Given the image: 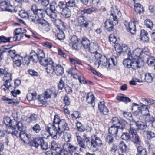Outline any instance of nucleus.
Here are the masks:
<instances>
[{
  "instance_id": "obj_39",
  "label": "nucleus",
  "mask_w": 155,
  "mask_h": 155,
  "mask_svg": "<svg viewBox=\"0 0 155 155\" xmlns=\"http://www.w3.org/2000/svg\"><path fill=\"white\" fill-rule=\"evenodd\" d=\"M58 13L67 8L66 2L60 1L58 4Z\"/></svg>"
},
{
  "instance_id": "obj_15",
  "label": "nucleus",
  "mask_w": 155,
  "mask_h": 155,
  "mask_svg": "<svg viewBox=\"0 0 155 155\" xmlns=\"http://www.w3.org/2000/svg\"><path fill=\"white\" fill-rule=\"evenodd\" d=\"M78 21L79 24L80 26L85 28H87L90 22L86 17L83 15L78 16Z\"/></svg>"
},
{
  "instance_id": "obj_25",
  "label": "nucleus",
  "mask_w": 155,
  "mask_h": 155,
  "mask_svg": "<svg viewBox=\"0 0 155 155\" xmlns=\"http://www.w3.org/2000/svg\"><path fill=\"white\" fill-rule=\"evenodd\" d=\"M81 43V45H82L83 48L85 49H88L91 44L90 41L86 37H84L82 38Z\"/></svg>"
},
{
  "instance_id": "obj_62",
  "label": "nucleus",
  "mask_w": 155,
  "mask_h": 155,
  "mask_svg": "<svg viewBox=\"0 0 155 155\" xmlns=\"http://www.w3.org/2000/svg\"><path fill=\"white\" fill-rule=\"evenodd\" d=\"M147 136L148 139H150L155 137V133L151 131H147Z\"/></svg>"
},
{
  "instance_id": "obj_5",
  "label": "nucleus",
  "mask_w": 155,
  "mask_h": 155,
  "mask_svg": "<svg viewBox=\"0 0 155 155\" xmlns=\"http://www.w3.org/2000/svg\"><path fill=\"white\" fill-rule=\"evenodd\" d=\"M136 128V125L135 122L131 121L127 129V131L130 135L132 136V141L137 146L140 144L141 142L140 140V137L137 134Z\"/></svg>"
},
{
  "instance_id": "obj_40",
  "label": "nucleus",
  "mask_w": 155,
  "mask_h": 155,
  "mask_svg": "<svg viewBox=\"0 0 155 155\" xmlns=\"http://www.w3.org/2000/svg\"><path fill=\"white\" fill-rule=\"evenodd\" d=\"M97 9L94 8H90L87 9H84L80 11V13L82 15H84L86 13L90 14L93 12L95 11Z\"/></svg>"
},
{
  "instance_id": "obj_29",
  "label": "nucleus",
  "mask_w": 155,
  "mask_h": 155,
  "mask_svg": "<svg viewBox=\"0 0 155 155\" xmlns=\"http://www.w3.org/2000/svg\"><path fill=\"white\" fill-rule=\"evenodd\" d=\"M133 112L135 115H139L140 114V108L138 104L134 103L132 107Z\"/></svg>"
},
{
  "instance_id": "obj_23",
  "label": "nucleus",
  "mask_w": 155,
  "mask_h": 155,
  "mask_svg": "<svg viewBox=\"0 0 155 155\" xmlns=\"http://www.w3.org/2000/svg\"><path fill=\"white\" fill-rule=\"evenodd\" d=\"M54 72L57 75L61 76L64 73L63 67L60 64H57L55 66Z\"/></svg>"
},
{
  "instance_id": "obj_8",
  "label": "nucleus",
  "mask_w": 155,
  "mask_h": 155,
  "mask_svg": "<svg viewBox=\"0 0 155 155\" xmlns=\"http://www.w3.org/2000/svg\"><path fill=\"white\" fill-rule=\"evenodd\" d=\"M110 19H107L104 22L105 27L109 31L113 30L114 25L118 23L117 17L114 13H111Z\"/></svg>"
},
{
  "instance_id": "obj_16",
  "label": "nucleus",
  "mask_w": 155,
  "mask_h": 155,
  "mask_svg": "<svg viewBox=\"0 0 155 155\" xmlns=\"http://www.w3.org/2000/svg\"><path fill=\"white\" fill-rule=\"evenodd\" d=\"M83 97L86 98V101L90 104L92 107H94L95 105V97L91 93L84 94Z\"/></svg>"
},
{
  "instance_id": "obj_19",
  "label": "nucleus",
  "mask_w": 155,
  "mask_h": 155,
  "mask_svg": "<svg viewBox=\"0 0 155 155\" xmlns=\"http://www.w3.org/2000/svg\"><path fill=\"white\" fill-rule=\"evenodd\" d=\"M53 32L54 33L55 36H57L59 40L63 39L65 37L64 32L61 29H53Z\"/></svg>"
},
{
  "instance_id": "obj_30",
  "label": "nucleus",
  "mask_w": 155,
  "mask_h": 155,
  "mask_svg": "<svg viewBox=\"0 0 155 155\" xmlns=\"http://www.w3.org/2000/svg\"><path fill=\"white\" fill-rule=\"evenodd\" d=\"M61 147L58 146V144L54 141H51L50 145V148L51 150H54L56 151V153L59 150Z\"/></svg>"
},
{
  "instance_id": "obj_49",
  "label": "nucleus",
  "mask_w": 155,
  "mask_h": 155,
  "mask_svg": "<svg viewBox=\"0 0 155 155\" xmlns=\"http://www.w3.org/2000/svg\"><path fill=\"white\" fill-rule=\"evenodd\" d=\"M10 47L8 46H5L2 47L0 50V53L3 55L4 53L7 52L9 54L11 50L9 49Z\"/></svg>"
},
{
  "instance_id": "obj_6",
  "label": "nucleus",
  "mask_w": 155,
  "mask_h": 155,
  "mask_svg": "<svg viewBox=\"0 0 155 155\" xmlns=\"http://www.w3.org/2000/svg\"><path fill=\"white\" fill-rule=\"evenodd\" d=\"M54 122L58 126V132L60 135L65 130H68L69 127L66 121L63 119H60L58 116L55 115L54 118Z\"/></svg>"
},
{
  "instance_id": "obj_21",
  "label": "nucleus",
  "mask_w": 155,
  "mask_h": 155,
  "mask_svg": "<svg viewBox=\"0 0 155 155\" xmlns=\"http://www.w3.org/2000/svg\"><path fill=\"white\" fill-rule=\"evenodd\" d=\"M98 109L101 112H102L104 114H106L109 111L107 108L105 106L104 101L100 102L98 104Z\"/></svg>"
},
{
  "instance_id": "obj_36",
  "label": "nucleus",
  "mask_w": 155,
  "mask_h": 155,
  "mask_svg": "<svg viewBox=\"0 0 155 155\" xmlns=\"http://www.w3.org/2000/svg\"><path fill=\"white\" fill-rule=\"evenodd\" d=\"M147 64L150 66H153L155 65V58L153 56H150L147 58Z\"/></svg>"
},
{
  "instance_id": "obj_51",
  "label": "nucleus",
  "mask_w": 155,
  "mask_h": 155,
  "mask_svg": "<svg viewBox=\"0 0 155 155\" xmlns=\"http://www.w3.org/2000/svg\"><path fill=\"white\" fill-rule=\"evenodd\" d=\"M14 36L12 37L13 41H17L20 40L24 36V34H13Z\"/></svg>"
},
{
  "instance_id": "obj_56",
  "label": "nucleus",
  "mask_w": 155,
  "mask_h": 155,
  "mask_svg": "<svg viewBox=\"0 0 155 155\" xmlns=\"http://www.w3.org/2000/svg\"><path fill=\"white\" fill-rule=\"evenodd\" d=\"M2 99L5 102L10 104H16V102L13 101V99H11L6 97L5 96H4L2 98Z\"/></svg>"
},
{
  "instance_id": "obj_52",
  "label": "nucleus",
  "mask_w": 155,
  "mask_h": 155,
  "mask_svg": "<svg viewBox=\"0 0 155 155\" xmlns=\"http://www.w3.org/2000/svg\"><path fill=\"white\" fill-rule=\"evenodd\" d=\"M63 138L66 142L69 143L71 138V134L67 132H64Z\"/></svg>"
},
{
  "instance_id": "obj_46",
  "label": "nucleus",
  "mask_w": 155,
  "mask_h": 155,
  "mask_svg": "<svg viewBox=\"0 0 155 155\" xmlns=\"http://www.w3.org/2000/svg\"><path fill=\"white\" fill-rule=\"evenodd\" d=\"M37 95V94L36 92L33 93H28L26 97L27 99L29 101H31L32 100H35V97Z\"/></svg>"
},
{
  "instance_id": "obj_27",
  "label": "nucleus",
  "mask_w": 155,
  "mask_h": 155,
  "mask_svg": "<svg viewBox=\"0 0 155 155\" xmlns=\"http://www.w3.org/2000/svg\"><path fill=\"white\" fill-rule=\"evenodd\" d=\"M91 53L94 54L99 49V46L98 45L94 43H91L89 48L87 49Z\"/></svg>"
},
{
  "instance_id": "obj_4",
  "label": "nucleus",
  "mask_w": 155,
  "mask_h": 155,
  "mask_svg": "<svg viewBox=\"0 0 155 155\" xmlns=\"http://www.w3.org/2000/svg\"><path fill=\"white\" fill-rule=\"evenodd\" d=\"M115 53L117 56L122 52L124 55H127V58L124 59L123 61V64L127 68H130L131 67V63L130 62L132 61V52H131L130 49L128 48V46L124 44L122 47L121 45L116 43L114 45Z\"/></svg>"
},
{
  "instance_id": "obj_37",
  "label": "nucleus",
  "mask_w": 155,
  "mask_h": 155,
  "mask_svg": "<svg viewBox=\"0 0 155 155\" xmlns=\"http://www.w3.org/2000/svg\"><path fill=\"white\" fill-rule=\"evenodd\" d=\"M35 15H36L34 14L32 15L28 14V18H29V20H31L35 23L38 25L39 22L40 21L41 19H39L37 18Z\"/></svg>"
},
{
  "instance_id": "obj_17",
  "label": "nucleus",
  "mask_w": 155,
  "mask_h": 155,
  "mask_svg": "<svg viewBox=\"0 0 155 155\" xmlns=\"http://www.w3.org/2000/svg\"><path fill=\"white\" fill-rule=\"evenodd\" d=\"M56 18L57 17H56L54 19H53L52 18H51V21L54 22L55 25V27L53 29H58H58H61L60 27L61 26L65 28V26L64 22L60 19H56Z\"/></svg>"
},
{
  "instance_id": "obj_2",
  "label": "nucleus",
  "mask_w": 155,
  "mask_h": 155,
  "mask_svg": "<svg viewBox=\"0 0 155 155\" xmlns=\"http://www.w3.org/2000/svg\"><path fill=\"white\" fill-rule=\"evenodd\" d=\"M77 139L80 147L84 149L86 148L87 147L88 148L90 147L93 148L94 150H97V147L102 144L100 138L95 134L92 136L91 142L89 138L86 135H84L82 138L79 136H77Z\"/></svg>"
},
{
  "instance_id": "obj_11",
  "label": "nucleus",
  "mask_w": 155,
  "mask_h": 155,
  "mask_svg": "<svg viewBox=\"0 0 155 155\" xmlns=\"http://www.w3.org/2000/svg\"><path fill=\"white\" fill-rule=\"evenodd\" d=\"M56 125L54 123H49L46 127V130L48 133L54 139H56L58 136H60V134L58 132V129H57Z\"/></svg>"
},
{
  "instance_id": "obj_44",
  "label": "nucleus",
  "mask_w": 155,
  "mask_h": 155,
  "mask_svg": "<svg viewBox=\"0 0 155 155\" xmlns=\"http://www.w3.org/2000/svg\"><path fill=\"white\" fill-rule=\"evenodd\" d=\"M119 148L122 153H125L127 150V146L123 141L120 142L119 144Z\"/></svg>"
},
{
  "instance_id": "obj_10",
  "label": "nucleus",
  "mask_w": 155,
  "mask_h": 155,
  "mask_svg": "<svg viewBox=\"0 0 155 155\" xmlns=\"http://www.w3.org/2000/svg\"><path fill=\"white\" fill-rule=\"evenodd\" d=\"M50 9L46 10V13L50 18L54 19L57 16L56 12H58V5L55 1H51L50 4Z\"/></svg>"
},
{
  "instance_id": "obj_48",
  "label": "nucleus",
  "mask_w": 155,
  "mask_h": 155,
  "mask_svg": "<svg viewBox=\"0 0 155 155\" xmlns=\"http://www.w3.org/2000/svg\"><path fill=\"white\" fill-rule=\"evenodd\" d=\"M12 38V37L7 38L4 36H0V44L2 43H5L7 42H10V40Z\"/></svg>"
},
{
  "instance_id": "obj_41",
  "label": "nucleus",
  "mask_w": 155,
  "mask_h": 155,
  "mask_svg": "<svg viewBox=\"0 0 155 155\" xmlns=\"http://www.w3.org/2000/svg\"><path fill=\"white\" fill-rule=\"evenodd\" d=\"M140 113L142 115L149 113L148 106L146 104H143L140 107Z\"/></svg>"
},
{
  "instance_id": "obj_53",
  "label": "nucleus",
  "mask_w": 155,
  "mask_h": 155,
  "mask_svg": "<svg viewBox=\"0 0 155 155\" xmlns=\"http://www.w3.org/2000/svg\"><path fill=\"white\" fill-rule=\"evenodd\" d=\"M59 151L57 153L59 155H67L69 153L67 149H64L63 148L62 149L61 147Z\"/></svg>"
},
{
  "instance_id": "obj_34",
  "label": "nucleus",
  "mask_w": 155,
  "mask_h": 155,
  "mask_svg": "<svg viewBox=\"0 0 155 155\" xmlns=\"http://www.w3.org/2000/svg\"><path fill=\"white\" fill-rule=\"evenodd\" d=\"M46 13V11L42 9H39L36 12L35 14L37 15L39 19H43Z\"/></svg>"
},
{
  "instance_id": "obj_13",
  "label": "nucleus",
  "mask_w": 155,
  "mask_h": 155,
  "mask_svg": "<svg viewBox=\"0 0 155 155\" xmlns=\"http://www.w3.org/2000/svg\"><path fill=\"white\" fill-rule=\"evenodd\" d=\"M70 43L72 45V47L73 49L78 50L81 47V43L79 41L78 38L76 35L72 36L70 39Z\"/></svg>"
},
{
  "instance_id": "obj_32",
  "label": "nucleus",
  "mask_w": 155,
  "mask_h": 155,
  "mask_svg": "<svg viewBox=\"0 0 155 155\" xmlns=\"http://www.w3.org/2000/svg\"><path fill=\"white\" fill-rule=\"evenodd\" d=\"M134 9L135 11L140 14L143 13L144 11L143 6L139 3H136L134 5Z\"/></svg>"
},
{
  "instance_id": "obj_42",
  "label": "nucleus",
  "mask_w": 155,
  "mask_h": 155,
  "mask_svg": "<svg viewBox=\"0 0 155 155\" xmlns=\"http://www.w3.org/2000/svg\"><path fill=\"white\" fill-rule=\"evenodd\" d=\"M136 125V127H137L138 129H144L147 127L146 124L145 123L140 121H138L137 122H135Z\"/></svg>"
},
{
  "instance_id": "obj_35",
  "label": "nucleus",
  "mask_w": 155,
  "mask_h": 155,
  "mask_svg": "<svg viewBox=\"0 0 155 155\" xmlns=\"http://www.w3.org/2000/svg\"><path fill=\"white\" fill-rule=\"evenodd\" d=\"M59 13H60L64 17L67 18L70 17L71 14L70 9L68 8L61 11Z\"/></svg>"
},
{
  "instance_id": "obj_26",
  "label": "nucleus",
  "mask_w": 155,
  "mask_h": 155,
  "mask_svg": "<svg viewBox=\"0 0 155 155\" xmlns=\"http://www.w3.org/2000/svg\"><path fill=\"white\" fill-rule=\"evenodd\" d=\"M135 145L137 147V153L136 155H146L147 154L146 150L142 146Z\"/></svg>"
},
{
  "instance_id": "obj_54",
  "label": "nucleus",
  "mask_w": 155,
  "mask_h": 155,
  "mask_svg": "<svg viewBox=\"0 0 155 155\" xmlns=\"http://www.w3.org/2000/svg\"><path fill=\"white\" fill-rule=\"evenodd\" d=\"M121 138L122 139L125 140H128L130 139V138L132 137V136L130 135L128 132L123 133L121 136Z\"/></svg>"
},
{
  "instance_id": "obj_50",
  "label": "nucleus",
  "mask_w": 155,
  "mask_h": 155,
  "mask_svg": "<svg viewBox=\"0 0 155 155\" xmlns=\"http://www.w3.org/2000/svg\"><path fill=\"white\" fill-rule=\"evenodd\" d=\"M15 53L16 51L15 50H11L8 54L9 57L14 60L18 58V56H20L19 55L16 54Z\"/></svg>"
},
{
  "instance_id": "obj_12",
  "label": "nucleus",
  "mask_w": 155,
  "mask_h": 155,
  "mask_svg": "<svg viewBox=\"0 0 155 155\" xmlns=\"http://www.w3.org/2000/svg\"><path fill=\"white\" fill-rule=\"evenodd\" d=\"M0 3V8L2 11H5L12 12L13 7L8 0H1Z\"/></svg>"
},
{
  "instance_id": "obj_55",
  "label": "nucleus",
  "mask_w": 155,
  "mask_h": 155,
  "mask_svg": "<svg viewBox=\"0 0 155 155\" xmlns=\"http://www.w3.org/2000/svg\"><path fill=\"white\" fill-rule=\"evenodd\" d=\"M47 99V98L45 97V96L43 94L39 95L38 98V100L43 104H45L46 103Z\"/></svg>"
},
{
  "instance_id": "obj_7",
  "label": "nucleus",
  "mask_w": 155,
  "mask_h": 155,
  "mask_svg": "<svg viewBox=\"0 0 155 155\" xmlns=\"http://www.w3.org/2000/svg\"><path fill=\"white\" fill-rule=\"evenodd\" d=\"M98 61L100 63V67L103 68L106 67L107 68H110L112 63L114 65H116L117 64L116 58H114L113 57L109 59L108 62L106 57L104 55L101 56V57L98 59Z\"/></svg>"
},
{
  "instance_id": "obj_20",
  "label": "nucleus",
  "mask_w": 155,
  "mask_h": 155,
  "mask_svg": "<svg viewBox=\"0 0 155 155\" xmlns=\"http://www.w3.org/2000/svg\"><path fill=\"white\" fill-rule=\"evenodd\" d=\"M57 92L56 91L54 92L52 91L50 89H48L45 91L44 94H43L46 98L48 99L51 98V95L53 96L54 98H55L57 95Z\"/></svg>"
},
{
  "instance_id": "obj_33",
  "label": "nucleus",
  "mask_w": 155,
  "mask_h": 155,
  "mask_svg": "<svg viewBox=\"0 0 155 155\" xmlns=\"http://www.w3.org/2000/svg\"><path fill=\"white\" fill-rule=\"evenodd\" d=\"M118 129H119L117 125L111 126L109 129L108 132L109 134L112 135H116L118 132Z\"/></svg>"
},
{
  "instance_id": "obj_57",
  "label": "nucleus",
  "mask_w": 155,
  "mask_h": 155,
  "mask_svg": "<svg viewBox=\"0 0 155 155\" xmlns=\"http://www.w3.org/2000/svg\"><path fill=\"white\" fill-rule=\"evenodd\" d=\"M17 128V126H15V128L13 129H11L13 130L9 132V134H10L12 136H15L17 137H19V132L18 131L16 130V129Z\"/></svg>"
},
{
  "instance_id": "obj_61",
  "label": "nucleus",
  "mask_w": 155,
  "mask_h": 155,
  "mask_svg": "<svg viewBox=\"0 0 155 155\" xmlns=\"http://www.w3.org/2000/svg\"><path fill=\"white\" fill-rule=\"evenodd\" d=\"M71 117L73 119L79 118L80 117V113L78 111H75L71 114Z\"/></svg>"
},
{
  "instance_id": "obj_31",
  "label": "nucleus",
  "mask_w": 155,
  "mask_h": 155,
  "mask_svg": "<svg viewBox=\"0 0 155 155\" xmlns=\"http://www.w3.org/2000/svg\"><path fill=\"white\" fill-rule=\"evenodd\" d=\"M17 57L18 58L13 61V65L14 67H20L21 64L22 57L20 56H18Z\"/></svg>"
},
{
  "instance_id": "obj_1",
  "label": "nucleus",
  "mask_w": 155,
  "mask_h": 155,
  "mask_svg": "<svg viewBox=\"0 0 155 155\" xmlns=\"http://www.w3.org/2000/svg\"><path fill=\"white\" fill-rule=\"evenodd\" d=\"M45 54L43 50H39L37 52L32 51L30 53L28 60L35 63L38 61L41 65L47 66L46 70L48 74H51L54 72L55 66L54 65V63L52 59L50 58L45 59Z\"/></svg>"
},
{
  "instance_id": "obj_9",
  "label": "nucleus",
  "mask_w": 155,
  "mask_h": 155,
  "mask_svg": "<svg viewBox=\"0 0 155 155\" xmlns=\"http://www.w3.org/2000/svg\"><path fill=\"white\" fill-rule=\"evenodd\" d=\"M4 122L6 125H8L11 129L15 128V126H17L18 130H21L23 127L22 123L20 121L17 122L14 120H11L8 117L4 119Z\"/></svg>"
},
{
  "instance_id": "obj_59",
  "label": "nucleus",
  "mask_w": 155,
  "mask_h": 155,
  "mask_svg": "<svg viewBox=\"0 0 155 155\" xmlns=\"http://www.w3.org/2000/svg\"><path fill=\"white\" fill-rule=\"evenodd\" d=\"M22 129H23V127L22 128ZM22 130H19L20 131V132L19 134V137L21 138V139L22 141H24L25 140L24 139H25V137L28 138V135L25 134L23 131H22Z\"/></svg>"
},
{
  "instance_id": "obj_24",
  "label": "nucleus",
  "mask_w": 155,
  "mask_h": 155,
  "mask_svg": "<svg viewBox=\"0 0 155 155\" xmlns=\"http://www.w3.org/2000/svg\"><path fill=\"white\" fill-rule=\"evenodd\" d=\"M43 141V139L41 137H38L35 138L32 142L31 143L32 145L35 147L36 148H37L40 145L41 142Z\"/></svg>"
},
{
  "instance_id": "obj_18",
  "label": "nucleus",
  "mask_w": 155,
  "mask_h": 155,
  "mask_svg": "<svg viewBox=\"0 0 155 155\" xmlns=\"http://www.w3.org/2000/svg\"><path fill=\"white\" fill-rule=\"evenodd\" d=\"M38 25H41L42 26V29L45 31L48 32L50 30L51 27L49 24L43 19H41Z\"/></svg>"
},
{
  "instance_id": "obj_64",
  "label": "nucleus",
  "mask_w": 155,
  "mask_h": 155,
  "mask_svg": "<svg viewBox=\"0 0 155 155\" xmlns=\"http://www.w3.org/2000/svg\"><path fill=\"white\" fill-rule=\"evenodd\" d=\"M145 79L147 82L150 83L152 81L153 78L150 74H145Z\"/></svg>"
},
{
  "instance_id": "obj_43",
  "label": "nucleus",
  "mask_w": 155,
  "mask_h": 155,
  "mask_svg": "<svg viewBox=\"0 0 155 155\" xmlns=\"http://www.w3.org/2000/svg\"><path fill=\"white\" fill-rule=\"evenodd\" d=\"M75 70L76 69L74 68H71L69 69V70L68 71V73L72 75V76L74 78L76 79H78L79 80V78H80L81 76H78L77 74L74 73V71H75Z\"/></svg>"
},
{
  "instance_id": "obj_45",
  "label": "nucleus",
  "mask_w": 155,
  "mask_h": 155,
  "mask_svg": "<svg viewBox=\"0 0 155 155\" xmlns=\"http://www.w3.org/2000/svg\"><path fill=\"white\" fill-rule=\"evenodd\" d=\"M127 124V123L126 121L124 120H122L120 121L117 126L119 129H121L122 130Z\"/></svg>"
},
{
  "instance_id": "obj_60",
  "label": "nucleus",
  "mask_w": 155,
  "mask_h": 155,
  "mask_svg": "<svg viewBox=\"0 0 155 155\" xmlns=\"http://www.w3.org/2000/svg\"><path fill=\"white\" fill-rule=\"evenodd\" d=\"M32 129L34 132L37 133H39L41 130L40 126L38 124L34 125Z\"/></svg>"
},
{
  "instance_id": "obj_58",
  "label": "nucleus",
  "mask_w": 155,
  "mask_h": 155,
  "mask_svg": "<svg viewBox=\"0 0 155 155\" xmlns=\"http://www.w3.org/2000/svg\"><path fill=\"white\" fill-rule=\"evenodd\" d=\"M19 15L23 18H28V14L25 11L21 10L19 11Z\"/></svg>"
},
{
  "instance_id": "obj_28",
  "label": "nucleus",
  "mask_w": 155,
  "mask_h": 155,
  "mask_svg": "<svg viewBox=\"0 0 155 155\" xmlns=\"http://www.w3.org/2000/svg\"><path fill=\"white\" fill-rule=\"evenodd\" d=\"M117 99L120 101L124 102H128L131 101L130 99L127 97H125L122 94H119L117 97Z\"/></svg>"
},
{
  "instance_id": "obj_3",
  "label": "nucleus",
  "mask_w": 155,
  "mask_h": 155,
  "mask_svg": "<svg viewBox=\"0 0 155 155\" xmlns=\"http://www.w3.org/2000/svg\"><path fill=\"white\" fill-rule=\"evenodd\" d=\"M144 54L148 55L150 54L149 49L145 48L143 49L140 48H137L132 52V61L131 67L134 69L136 68H139L143 66L144 62L142 58L140 57L143 54Z\"/></svg>"
},
{
  "instance_id": "obj_14",
  "label": "nucleus",
  "mask_w": 155,
  "mask_h": 155,
  "mask_svg": "<svg viewBox=\"0 0 155 155\" xmlns=\"http://www.w3.org/2000/svg\"><path fill=\"white\" fill-rule=\"evenodd\" d=\"M124 24L126 26L127 30L130 31L132 34H134L136 32V25L134 21H130L129 23L125 21Z\"/></svg>"
},
{
  "instance_id": "obj_47",
  "label": "nucleus",
  "mask_w": 155,
  "mask_h": 155,
  "mask_svg": "<svg viewBox=\"0 0 155 155\" xmlns=\"http://www.w3.org/2000/svg\"><path fill=\"white\" fill-rule=\"evenodd\" d=\"M10 81H5V83L3 84L5 88H3V86H2V88L4 90L5 92L8 93L9 88L11 86L10 82Z\"/></svg>"
},
{
  "instance_id": "obj_38",
  "label": "nucleus",
  "mask_w": 155,
  "mask_h": 155,
  "mask_svg": "<svg viewBox=\"0 0 155 155\" xmlns=\"http://www.w3.org/2000/svg\"><path fill=\"white\" fill-rule=\"evenodd\" d=\"M144 24L147 28L150 30H153V23L151 20L148 19H146L144 21Z\"/></svg>"
},
{
  "instance_id": "obj_63",
  "label": "nucleus",
  "mask_w": 155,
  "mask_h": 155,
  "mask_svg": "<svg viewBox=\"0 0 155 155\" xmlns=\"http://www.w3.org/2000/svg\"><path fill=\"white\" fill-rule=\"evenodd\" d=\"M66 4L67 7H74L76 5L75 0H69Z\"/></svg>"
},
{
  "instance_id": "obj_22",
  "label": "nucleus",
  "mask_w": 155,
  "mask_h": 155,
  "mask_svg": "<svg viewBox=\"0 0 155 155\" xmlns=\"http://www.w3.org/2000/svg\"><path fill=\"white\" fill-rule=\"evenodd\" d=\"M63 147L64 149H67L69 153L74 152L76 150V147L71 145L69 143H65L63 146Z\"/></svg>"
}]
</instances>
